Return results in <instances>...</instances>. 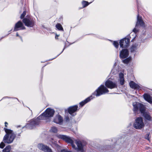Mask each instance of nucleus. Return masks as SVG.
<instances>
[{
	"mask_svg": "<svg viewBox=\"0 0 152 152\" xmlns=\"http://www.w3.org/2000/svg\"><path fill=\"white\" fill-rule=\"evenodd\" d=\"M58 137L60 138L61 139L66 142L71 144L72 148L74 149L76 152H85V150L84 149V145L82 144L81 142L78 140L75 141L76 146L73 144V140L72 139L69 137L66 136L58 135Z\"/></svg>",
	"mask_w": 152,
	"mask_h": 152,
	"instance_id": "nucleus-1",
	"label": "nucleus"
},
{
	"mask_svg": "<svg viewBox=\"0 0 152 152\" xmlns=\"http://www.w3.org/2000/svg\"><path fill=\"white\" fill-rule=\"evenodd\" d=\"M55 113L54 110L52 109L48 108L45 112L39 116L37 118L32 120L30 123L29 125L31 127V129L33 128V126L37 125L39 123V120H47L48 118L53 116Z\"/></svg>",
	"mask_w": 152,
	"mask_h": 152,
	"instance_id": "nucleus-2",
	"label": "nucleus"
},
{
	"mask_svg": "<svg viewBox=\"0 0 152 152\" xmlns=\"http://www.w3.org/2000/svg\"><path fill=\"white\" fill-rule=\"evenodd\" d=\"M133 105L134 107L133 111L135 113L137 112L139 109L146 119L151 120V118L149 114L145 112V107L144 105L138 102H134L133 103Z\"/></svg>",
	"mask_w": 152,
	"mask_h": 152,
	"instance_id": "nucleus-3",
	"label": "nucleus"
},
{
	"mask_svg": "<svg viewBox=\"0 0 152 152\" xmlns=\"http://www.w3.org/2000/svg\"><path fill=\"white\" fill-rule=\"evenodd\" d=\"M6 134L4 137L3 141L5 143H12L16 137V135L13 131L10 129L4 128Z\"/></svg>",
	"mask_w": 152,
	"mask_h": 152,
	"instance_id": "nucleus-4",
	"label": "nucleus"
},
{
	"mask_svg": "<svg viewBox=\"0 0 152 152\" xmlns=\"http://www.w3.org/2000/svg\"><path fill=\"white\" fill-rule=\"evenodd\" d=\"M108 92V89L104 85H101L94 92V94L96 96H98Z\"/></svg>",
	"mask_w": 152,
	"mask_h": 152,
	"instance_id": "nucleus-5",
	"label": "nucleus"
},
{
	"mask_svg": "<svg viewBox=\"0 0 152 152\" xmlns=\"http://www.w3.org/2000/svg\"><path fill=\"white\" fill-rule=\"evenodd\" d=\"M144 126V124L142 118L141 117L137 118L134 124V127L136 129H140L143 128Z\"/></svg>",
	"mask_w": 152,
	"mask_h": 152,
	"instance_id": "nucleus-6",
	"label": "nucleus"
},
{
	"mask_svg": "<svg viewBox=\"0 0 152 152\" xmlns=\"http://www.w3.org/2000/svg\"><path fill=\"white\" fill-rule=\"evenodd\" d=\"M105 86L108 88L110 89L116 88L117 87V85L115 82H113L108 79L105 82Z\"/></svg>",
	"mask_w": 152,
	"mask_h": 152,
	"instance_id": "nucleus-7",
	"label": "nucleus"
},
{
	"mask_svg": "<svg viewBox=\"0 0 152 152\" xmlns=\"http://www.w3.org/2000/svg\"><path fill=\"white\" fill-rule=\"evenodd\" d=\"M144 26V23L141 19V17H139L138 16L137 17V22L136 23L135 27L133 30V31L135 33L138 31V30L136 28L138 26Z\"/></svg>",
	"mask_w": 152,
	"mask_h": 152,
	"instance_id": "nucleus-8",
	"label": "nucleus"
},
{
	"mask_svg": "<svg viewBox=\"0 0 152 152\" xmlns=\"http://www.w3.org/2000/svg\"><path fill=\"white\" fill-rule=\"evenodd\" d=\"M25 28L23 23L20 21H19L15 25L14 31H16L24 29Z\"/></svg>",
	"mask_w": 152,
	"mask_h": 152,
	"instance_id": "nucleus-9",
	"label": "nucleus"
},
{
	"mask_svg": "<svg viewBox=\"0 0 152 152\" xmlns=\"http://www.w3.org/2000/svg\"><path fill=\"white\" fill-rule=\"evenodd\" d=\"M129 40L128 38H124L120 40V47L122 48H126L129 45Z\"/></svg>",
	"mask_w": 152,
	"mask_h": 152,
	"instance_id": "nucleus-10",
	"label": "nucleus"
},
{
	"mask_svg": "<svg viewBox=\"0 0 152 152\" xmlns=\"http://www.w3.org/2000/svg\"><path fill=\"white\" fill-rule=\"evenodd\" d=\"M38 148L45 152H52V150L48 147L42 144H39L38 145Z\"/></svg>",
	"mask_w": 152,
	"mask_h": 152,
	"instance_id": "nucleus-11",
	"label": "nucleus"
},
{
	"mask_svg": "<svg viewBox=\"0 0 152 152\" xmlns=\"http://www.w3.org/2000/svg\"><path fill=\"white\" fill-rule=\"evenodd\" d=\"M23 22L25 25L28 27H32L34 25V22L31 19L25 18L23 19Z\"/></svg>",
	"mask_w": 152,
	"mask_h": 152,
	"instance_id": "nucleus-12",
	"label": "nucleus"
},
{
	"mask_svg": "<svg viewBox=\"0 0 152 152\" xmlns=\"http://www.w3.org/2000/svg\"><path fill=\"white\" fill-rule=\"evenodd\" d=\"M78 107L77 105H75L69 107L68 108V112L69 113L72 115H74L76 114V112L77 108Z\"/></svg>",
	"mask_w": 152,
	"mask_h": 152,
	"instance_id": "nucleus-13",
	"label": "nucleus"
},
{
	"mask_svg": "<svg viewBox=\"0 0 152 152\" xmlns=\"http://www.w3.org/2000/svg\"><path fill=\"white\" fill-rule=\"evenodd\" d=\"M129 55V52L127 49H124L120 52V56L121 58H125Z\"/></svg>",
	"mask_w": 152,
	"mask_h": 152,
	"instance_id": "nucleus-14",
	"label": "nucleus"
},
{
	"mask_svg": "<svg viewBox=\"0 0 152 152\" xmlns=\"http://www.w3.org/2000/svg\"><path fill=\"white\" fill-rule=\"evenodd\" d=\"M63 121V118L59 115H56L54 119V122L57 124H61Z\"/></svg>",
	"mask_w": 152,
	"mask_h": 152,
	"instance_id": "nucleus-15",
	"label": "nucleus"
},
{
	"mask_svg": "<svg viewBox=\"0 0 152 152\" xmlns=\"http://www.w3.org/2000/svg\"><path fill=\"white\" fill-rule=\"evenodd\" d=\"M130 87L133 89H140L141 88L140 86L137 84H136L133 81H131L129 83Z\"/></svg>",
	"mask_w": 152,
	"mask_h": 152,
	"instance_id": "nucleus-16",
	"label": "nucleus"
},
{
	"mask_svg": "<svg viewBox=\"0 0 152 152\" xmlns=\"http://www.w3.org/2000/svg\"><path fill=\"white\" fill-rule=\"evenodd\" d=\"M143 97L149 103H152V97L150 95L146 94L143 95Z\"/></svg>",
	"mask_w": 152,
	"mask_h": 152,
	"instance_id": "nucleus-17",
	"label": "nucleus"
},
{
	"mask_svg": "<svg viewBox=\"0 0 152 152\" xmlns=\"http://www.w3.org/2000/svg\"><path fill=\"white\" fill-rule=\"evenodd\" d=\"M124 74L122 73H120L119 74L120 82V84L121 85H123L124 83Z\"/></svg>",
	"mask_w": 152,
	"mask_h": 152,
	"instance_id": "nucleus-18",
	"label": "nucleus"
},
{
	"mask_svg": "<svg viewBox=\"0 0 152 152\" xmlns=\"http://www.w3.org/2000/svg\"><path fill=\"white\" fill-rule=\"evenodd\" d=\"M92 96L88 97L84 100L81 102L80 103V105L81 106V107L83 106L85 104L89 102L91 100L90 98L92 97Z\"/></svg>",
	"mask_w": 152,
	"mask_h": 152,
	"instance_id": "nucleus-19",
	"label": "nucleus"
},
{
	"mask_svg": "<svg viewBox=\"0 0 152 152\" xmlns=\"http://www.w3.org/2000/svg\"><path fill=\"white\" fill-rule=\"evenodd\" d=\"M11 149V147L10 146L8 145L3 150V152H10Z\"/></svg>",
	"mask_w": 152,
	"mask_h": 152,
	"instance_id": "nucleus-20",
	"label": "nucleus"
},
{
	"mask_svg": "<svg viewBox=\"0 0 152 152\" xmlns=\"http://www.w3.org/2000/svg\"><path fill=\"white\" fill-rule=\"evenodd\" d=\"M137 45H136L135 44L133 45L130 48V50L131 52H134L136 51L137 49Z\"/></svg>",
	"mask_w": 152,
	"mask_h": 152,
	"instance_id": "nucleus-21",
	"label": "nucleus"
},
{
	"mask_svg": "<svg viewBox=\"0 0 152 152\" xmlns=\"http://www.w3.org/2000/svg\"><path fill=\"white\" fill-rule=\"evenodd\" d=\"M50 131L52 132L56 133L58 131V129L55 126H53L51 128Z\"/></svg>",
	"mask_w": 152,
	"mask_h": 152,
	"instance_id": "nucleus-22",
	"label": "nucleus"
},
{
	"mask_svg": "<svg viewBox=\"0 0 152 152\" xmlns=\"http://www.w3.org/2000/svg\"><path fill=\"white\" fill-rule=\"evenodd\" d=\"M56 27L59 30H63L62 26L60 23H57L56 25Z\"/></svg>",
	"mask_w": 152,
	"mask_h": 152,
	"instance_id": "nucleus-23",
	"label": "nucleus"
},
{
	"mask_svg": "<svg viewBox=\"0 0 152 152\" xmlns=\"http://www.w3.org/2000/svg\"><path fill=\"white\" fill-rule=\"evenodd\" d=\"M131 60V58L129 57L128 58H127L125 59L123 61V62L125 64L128 63Z\"/></svg>",
	"mask_w": 152,
	"mask_h": 152,
	"instance_id": "nucleus-24",
	"label": "nucleus"
},
{
	"mask_svg": "<svg viewBox=\"0 0 152 152\" xmlns=\"http://www.w3.org/2000/svg\"><path fill=\"white\" fill-rule=\"evenodd\" d=\"M82 4L83 5V7H86L89 4L88 2L86 1H83L82 2Z\"/></svg>",
	"mask_w": 152,
	"mask_h": 152,
	"instance_id": "nucleus-25",
	"label": "nucleus"
},
{
	"mask_svg": "<svg viewBox=\"0 0 152 152\" xmlns=\"http://www.w3.org/2000/svg\"><path fill=\"white\" fill-rule=\"evenodd\" d=\"M113 45L116 48H118L119 44L117 42L114 41L113 43Z\"/></svg>",
	"mask_w": 152,
	"mask_h": 152,
	"instance_id": "nucleus-26",
	"label": "nucleus"
},
{
	"mask_svg": "<svg viewBox=\"0 0 152 152\" xmlns=\"http://www.w3.org/2000/svg\"><path fill=\"white\" fill-rule=\"evenodd\" d=\"M5 143L3 141L1 142L0 144V148H3L5 146Z\"/></svg>",
	"mask_w": 152,
	"mask_h": 152,
	"instance_id": "nucleus-27",
	"label": "nucleus"
},
{
	"mask_svg": "<svg viewBox=\"0 0 152 152\" xmlns=\"http://www.w3.org/2000/svg\"><path fill=\"white\" fill-rule=\"evenodd\" d=\"M26 15V12L25 11H24L23 12V13L21 14V16H20V18L21 19L23 18Z\"/></svg>",
	"mask_w": 152,
	"mask_h": 152,
	"instance_id": "nucleus-28",
	"label": "nucleus"
},
{
	"mask_svg": "<svg viewBox=\"0 0 152 152\" xmlns=\"http://www.w3.org/2000/svg\"><path fill=\"white\" fill-rule=\"evenodd\" d=\"M115 67H114L113 69L112 70V72H113V73L114 74H115L116 73H117L118 71L117 70H116L115 71Z\"/></svg>",
	"mask_w": 152,
	"mask_h": 152,
	"instance_id": "nucleus-29",
	"label": "nucleus"
},
{
	"mask_svg": "<svg viewBox=\"0 0 152 152\" xmlns=\"http://www.w3.org/2000/svg\"><path fill=\"white\" fill-rule=\"evenodd\" d=\"M61 152H72L71 151H68L66 149H63L61 150Z\"/></svg>",
	"mask_w": 152,
	"mask_h": 152,
	"instance_id": "nucleus-30",
	"label": "nucleus"
},
{
	"mask_svg": "<svg viewBox=\"0 0 152 152\" xmlns=\"http://www.w3.org/2000/svg\"><path fill=\"white\" fill-rule=\"evenodd\" d=\"M5 126L7 127V125L8 124V123L7 122H5Z\"/></svg>",
	"mask_w": 152,
	"mask_h": 152,
	"instance_id": "nucleus-31",
	"label": "nucleus"
},
{
	"mask_svg": "<svg viewBox=\"0 0 152 152\" xmlns=\"http://www.w3.org/2000/svg\"><path fill=\"white\" fill-rule=\"evenodd\" d=\"M59 35H57V34H56V37H55L56 38V37H59Z\"/></svg>",
	"mask_w": 152,
	"mask_h": 152,
	"instance_id": "nucleus-32",
	"label": "nucleus"
},
{
	"mask_svg": "<svg viewBox=\"0 0 152 152\" xmlns=\"http://www.w3.org/2000/svg\"><path fill=\"white\" fill-rule=\"evenodd\" d=\"M16 35L17 36H19V35L18 33H16Z\"/></svg>",
	"mask_w": 152,
	"mask_h": 152,
	"instance_id": "nucleus-33",
	"label": "nucleus"
},
{
	"mask_svg": "<svg viewBox=\"0 0 152 152\" xmlns=\"http://www.w3.org/2000/svg\"><path fill=\"white\" fill-rule=\"evenodd\" d=\"M66 121H67V120H68V119H69V118H66Z\"/></svg>",
	"mask_w": 152,
	"mask_h": 152,
	"instance_id": "nucleus-34",
	"label": "nucleus"
},
{
	"mask_svg": "<svg viewBox=\"0 0 152 152\" xmlns=\"http://www.w3.org/2000/svg\"><path fill=\"white\" fill-rule=\"evenodd\" d=\"M116 63H115V64H114V66H116Z\"/></svg>",
	"mask_w": 152,
	"mask_h": 152,
	"instance_id": "nucleus-35",
	"label": "nucleus"
}]
</instances>
